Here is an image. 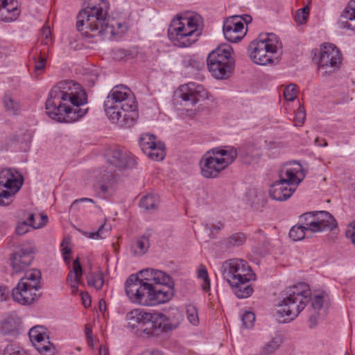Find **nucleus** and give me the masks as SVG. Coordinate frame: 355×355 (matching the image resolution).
<instances>
[{
	"label": "nucleus",
	"mask_w": 355,
	"mask_h": 355,
	"mask_svg": "<svg viewBox=\"0 0 355 355\" xmlns=\"http://www.w3.org/2000/svg\"><path fill=\"white\" fill-rule=\"evenodd\" d=\"M40 271L37 269H33L27 272L19 282H23L24 284H28L30 287L40 289Z\"/></svg>",
	"instance_id": "a878e982"
},
{
	"label": "nucleus",
	"mask_w": 355,
	"mask_h": 355,
	"mask_svg": "<svg viewBox=\"0 0 355 355\" xmlns=\"http://www.w3.org/2000/svg\"><path fill=\"white\" fill-rule=\"evenodd\" d=\"M173 282L163 271L147 268L128 277L125 291L135 304L153 306L168 302L173 296Z\"/></svg>",
	"instance_id": "f257e3e1"
},
{
	"label": "nucleus",
	"mask_w": 355,
	"mask_h": 355,
	"mask_svg": "<svg viewBox=\"0 0 355 355\" xmlns=\"http://www.w3.org/2000/svg\"><path fill=\"white\" fill-rule=\"evenodd\" d=\"M309 301L311 302V308L318 313L323 306L322 295H316L311 298L309 286L304 282L288 288L277 306L276 313L278 320L284 323L294 320Z\"/></svg>",
	"instance_id": "39448f33"
},
{
	"label": "nucleus",
	"mask_w": 355,
	"mask_h": 355,
	"mask_svg": "<svg viewBox=\"0 0 355 355\" xmlns=\"http://www.w3.org/2000/svg\"><path fill=\"white\" fill-rule=\"evenodd\" d=\"M28 225L35 229L40 228L44 226V223L36 224L35 223V215L33 214H31L28 218Z\"/></svg>",
	"instance_id": "6e6d98bb"
},
{
	"label": "nucleus",
	"mask_w": 355,
	"mask_h": 355,
	"mask_svg": "<svg viewBox=\"0 0 355 355\" xmlns=\"http://www.w3.org/2000/svg\"><path fill=\"white\" fill-rule=\"evenodd\" d=\"M125 318L130 329L141 336L144 334L150 337L176 329L182 322V316L178 311L167 316L160 312L135 309L128 312Z\"/></svg>",
	"instance_id": "7ed1b4c3"
},
{
	"label": "nucleus",
	"mask_w": 355,
	"mask_h": 355,
	"mask_svg": "<svg viewBox=\"0 0 355 355\" xmlns=\"http://www.w3.org/2000/svg\"><path fill=\"white\" fill-rule=\"evenodd\" d=\"M93 202V200L91 198H83L77 199L72 202V204L70 206V209L71 210H79L78 205L80 202Z\"/></svg>",
	"instance_id": "5fc2aeb1"
},
{
	"label": "nucleus",
	"mask_w": 355,
	"mask_h": 355,
	"mask_svg": "<svg viewBox=\"0 0 355 355\" xmlns=\"http://www.w3.org/2000/svg\"><path fill=\"white\" fill-rule=\"evenodd\" d=\"M297 86L294 84L288 85L284 92V98L288 101H293L297 97Z\"/></svg>",
	"instance_id": "79ce46f5"
},
{
	"label": "nucleus",
	"mask_w": 355,
	"mask_h": 355,
	"mask_svg": "<svg viewBox=\"0 0 355 355\" xmlns=\"http://www.w3.org/2000/svg\"><path fill=\"white\" fill-rule=\"evenodd\" d=\"M187 318L193 325L197 326L199 324V317L197 308L193 304H188L186 306Z\"/></svg>",
	"instance_id": "c9c22d12"
},
{
	"label": "nucleus",
	"mask_w": 355,
	"mask_h": 355,
	"mask_svg": "<svg viewBox=\"0 0 355 355\" xmlns=\"http://www.w3.org/2000/svg\"><path fill=\"white\" fill-rule=\"evenodd\" d=\"M35 248L31 245H22L15 250L11 257V266L14 272L25 270L34 259Z\"/></svg>",
	"instance_id": "f3484780"
},
{
	"label": "nucleus",
	"mask_w": 355,
	"mask_h": 355,
	"mask_svg": "<svg viewBox=\"0 0 355 355\" xmlns=\"http://www.w3.org/2000/svg\"><path fill=\"white\" fill-rule=\"evenodd\" d=\"M158 143L156 142V137L153 135L144 134L141 136L139 144L144 153L150 148H153Z\"/></svg>",
	"instance_id": "7c9ffc66"
},
{
	"label": "nucleus",
	"mask_w": 355,
	"mask_h": 355,
	"mask_svg": "<svg viewBox=\"0 0 355 355\" xmlns=\"http://www.w3.org/2000/svg\"><path fill=\"white\" fill-rule=\"evenodd\" d=\"M317 212L318 211L306 212L300 217L302 225L305 226L307 230L313 233L318 232L319 230L318 226Z\"/></svg>",
	"instance_id": "5701e85b"
},
{
	"label": "nucleus",
	"mask_w": 355,
	"mask_h": 355,
	"mask_svg": "<svg viewBox=\"0 0 355 355\" xmlns=\"http://www.w3.org/2000/svg\"><path fill=\"white\" fill-rule=\"evenodd\" d=\"M70 243V239L69 238H64L60 245L61 250L62 252V254L64 257V259L66 262L69 261V255L71 254V248L69 247Z\"/></svg>",
	"instance_id": "a18cd8bd"
},
{
	"label": "nucleus",
	"mask_w": 355,
	"mask_h": 355,
	"mask_svg": "<svg viewBox=\"0 0 355 355\" xmlns=\"http://www.w3.org/2000/svg\"><path fill=\"white\" fill-rule=\"evenodd\" d=\"M141 355H166V354L162 350L158 349H155L151 351L146 352L145 353H144Z\"/></svg>",
	"instance_id": "680f3d73"
},
{
	"label": "nucleus",
	"mask_w": 355,
	"mask_h": 355,
	"mask_svg": "<svg viewBox=\"0 0 355 355\" xmlns=\"http://www.w3.org/2000/svg\"><path fill=\"white\" fill-rule=\"evenodd\" d=\"M38 352L42 355H53L54 348L49 345H39L37 347Z\"/></svg>",
	"instance_id": "8fccbe9b"
},
{
	"label": "nucleus",
	"mask_w": 355,
	"mask_h": 355,
	"mask_svg": "<svg viewBox=\"0 0 355 355\" xmlns=\"http://www.w3.org/2000/svg\"><path fill=\"white\" fill-rule=\"evenodd\" d=\"M111 230L110 225L105 224L101 225L96 232H90L89 238L93 239H104L105 237V233H107Z\"/></svg>",
	"instance_id": "ea45409f"
},
{
	"label": "nucleus",
	"mask_w": 355,
	"mask_h": 355,
	"mask_svg": "<svg viewBox=\"0 0 355 355\" xmlns=\"http://www.w3.org/2000/svg\"><path fill=\"white\" fill-rule=\"evenodd\" d=\"M34 58V62H35V70H42L44 68L46 59L45 57L40 56L38 58H36L35 56Z\"/></svg>",
	"instance_id": "3c124183"
},
{
	"label": "nucleus",
	"mask_w": 355,
	"mask_h": 355,
	"mask_svg": "<svg viewBox=\"0 0 355 355\" xmlns=\"http://www.w3.org/2000/svg\"><path fill=\"white\" fill-rule=\"evenodd\" d=\"M87 284L96 289H101L104 284V279L101 273H91L87 277Z\"/></svg>",
	"instance_id": "f704fd0d"
},
{
	"label": "nucleus",
	"mask_w": 355,
	"mask_h": 355,
	"mask_svg": "<svg viewBox=\"0 0 355 355\" xmlns=\"http://www.w3.org/2000/svg\"><path fill=\"white\" fill-rule=\"evenodd\" d=\"M3 103L6 110L11 114L17 115L21 111L20 102L11 94H6L4 95Z\"/></svg>",
	"instance_id": "b1692460"
},
{
	"label": "nucleus",
	"mask_w": 355,
	"mask_h": 355,
	"mask_svg": "<svg viewBox=\"0 0 355 355\" xmlns=\"http://www.w3.org/2000/svg\"><path fill=\"white\" fill-rule=\"evenodd\" d=\"M9 291L7 288L0 286V302L6 300Z\"/></svg>",
	"instance_id": "13d9d810"
},
{
	"label": "nucleus",
	"mask_w": 355,
	"mask_h": 355,
	"mask_svg": "<svg viewBox=\"0 0 355 355\" xmlns=\"http://www.w3.org/2000/svg\"><path fill=\"white\" fill-rule=\"evenodd\" d=\"M106 177L107 182H105V179H103L102 180L103 182L100 184V188L103 193L109 191L110 188L112 186L114 180V175L109 172L107 173Z\"/></svg>",
	"instance_id": "49530a36"
},
{
	"label": "nucleus",
	"mask_w": 355,
	"mask_h": 355,
	"mask_svg": "<svg viewBox=\"0 0 355 355\" xmlns=\"http://www.w3.org/2000/svg\"><path fill=\"white\" fill-rule=\"evenodd\" d=\"M317 220L319 229L318 232L327 230H332L337 226L336 221L334 216L326 211H318Z\"/></svg>",
	"instance_id": "4be33fe9"
},
{
	"label": "nucleus",
	"mask_w": 355,
	"mask_h": 355,
	"mask_svg": "<svg viewBox=\"0 0 355 355\" xmlns=\"http://www.w3.org/2000/svg\"><path fill=\"white\" fill-rule=\"evenodd\" d=\"M223 227V223L221 221L217 222L216 224H206L205 228L206 230L210 231L211 234H214V230H216V232L220 231Z\"/></svg>",
	"instance_id": "864d4df0"
},
{
	"label": "nucleus",
	"mask_w": 355,
	"mask_h": 355,
	"mask_svg": "<svg viewBox=\"0 0 355 355\" xmlns=\"http://www.w3.org/2000/svg\"><path fill=\"white\" fill-rule=\"evenodd\" d=\"M104 109L108 119L123 128L132 127L139 116L135 95L123 85H116L110 90Z\"/></svg>",
	"instance_id": "20e7f679"
},
{
	"label": "nucleus",
	"mask_w": 355,
	"mask_h": 355,
	"mask_svg": "<svg viewBox=\"0 0 355 355\" xmlns=\"http://www.w3.org/2000/svg\"><path fill=\"white\" fill-rule=\"evenodd\" d=\"M233 17H239V20L241 21H243L246 24L250 23L252 20V18L249 15H234Z\"/></svg>",
	"instance_id": "052dcab7"
},
{
	"label": "nucleus",
	"mask_w": 355,
	"mask_h": 355,
	"mask_svg": "<svg viewBox=\"0 0 355 355\" xmlns=\"http://www.w3.org/2000/svg\"><path fill=\"white\" fill-rule=\"evenodd\" d=\"M71 288V291L73 295H76L78 291L79 284H69Z\"/></svg>",
	"instance_id": "338daca9"
},
{
	"label": "nucleus",
	"mask_w": 355,
	"mask_h": 355,
	"mask_svg": "<svg viewBox=\"0 0 355 355\" xmlns=\"http://www.w3.org/2000/svg\"><path fill=\"white\" fill-rule=\"evenodd\" d=\"M39 289L30 287L28 284L19 282L12 289V296L14 301L22 305L31 304L35 301L39 295L37 292Z\"/></svg>",
	"instance_id": "6ab92c4d"
},
{
	"label": "nucleus",
	"mask_w": 355,
	"mask_h": 355,
	"mask_svg": "<svg viewBox=\"0 0 355 355\" xmlns=\"http://www.w3.org/2000/svg\"><path fill=\"white\" fill-rule=\"evenodd\" d=\"M149 246L150 243L148 237L143 236L136 240L132 245L131 249L134 254L143 255L148 251Z\"/></svg>",
	"instance_id": "c85d7f7f"
},
{
	"label": "nucleus",
	"mask_w": 355,
	"mask_h": 355,
	"mask_svg": "<svg viewBox=\"0 0 355 355\" xmlns=\"http://www.w3.org/2000/svg\"><path fill=\"white\" fill-rule=\"evenodd\" d=\"M159 199L157 195L148 194L143 196L140 200V207L148 211H153L157 209Z\"/></svg>",
	"instance_id": "cd10ccee"
},
{
	"label": "nucleus",
	"mask_w": 355,
	"mask_h": 355,
	"mask_svg": "<svg viewBox=\"0 0 355 355\" xmlns=\"http://www.w3.org/2000/svg\"><path fill=\"white\" fill-rule=\"evenodd\" d=\"M103 29V31L101 33V35L118 39L126 32L128 27L125 23L118 21L113 18H109Z\"/></svg>",
	"instance_id": "aec40b11"
},
{
	"label": "nucleus",
	"mask_w": 355,
	"mask_h": 355,
	"mask_svg": "<svg viewBox=\"0 0 355 355\" xmlns=\"http://www.w3.org/2000/svg\"><path fill=\"white\" fill-rule=\"evenodd\" d=\"M279 176V180L271 185L269 194L275 200L285 201L292 196L305 175L302 165L293 162L284 164Z\"/></svg>",
	"instance_id": "1a4fd4ad"
},
{
	"label": "nucleus",
	"mask_w": 355,
	"mask_h": 355,
	"mask_svg": "<svg viewBox=\"0 0 355 355\" xmlns=\"http://www.w3.org/2000/svg\"><path fill=\"white\" fill-rule=\"evenodd\" d=\"M3 355H28V353L19 346L10 344L4 349Z\"/></svg>",
	"instance_id": "58836bf2"
},
{
	"label": "nucleus",
	"mask_w": 355,
	"mask_h": 355,
	"mask_svg": "<svg viewBox=\"0 0 355 355\" xmlns=\"http://www.w3.org/2000/svg\"><path fill=\"white\" fill-rule=\"evenodd\" d=\"M197 277L202 282L201 284L202 290L205 292L209 291L210 289V279L207 270L203 264H200L198 267Z\"/></svg>",
	"instance_id": "2f4dec72"
},
{
	"label": "nucleus",
	"mask_w": 355,
	"mask_h": 355,
	"mask_svg": "<svg viewBox=\"0 0 355 355\" xmlns=\"http://www.w3.org/2000/svg\"><path fill=\"white\" fill-rule=\"evenodd\" d=\"M109 3L105 0H100L94 4H89L82 10L77 16L76 28L87 37H93L103 31L109 17L107 12Z\"/></svg>",
	"instance_id": "6e6552de"
},
{
	"label": "nucleus",
	"mask_w": 355,
	"mask_h": 355,
	"mask_svg": "<svg viewBox=\"0 0 355 355\" xmlns=\"http://www.w3.org/2000/svg\"><path fill=\"white\" fill-rule=\"evenodd\" d=\"M232 53V46L223 44L209 54L207 67L212 76L217 79H226L232 73L234 61Z\"/></svg>",
	"instance_id": "f8f14e48"
},
{
	"label": "nucleus",
	"mask_w": 355,
	"mask_h": 355,
	"mask_svg": "<svg viewBox=\"0 0 355 355\" xmlns=\"http://www.w3.org/2000/svg\"><path fill=\"white\" fill-rule=\"evenodd\" d=\"M307 229L302 224L300 225H294L289 232V236L295 241H300L305 237Z\"/></svg>",
	"instance_id": "72a5a7b5"
},
{
	"label": "nucleus",
	"mask_w": 355,
	"mask_h": 355,
	"mask_svg": "<svg viewBox=\"0 0 355 355\" xmlns=\"http://www.w3.org/2000/svg\"><path fill=\"white\" fill-rule=\"evenodd\" d=\"M309 8L308 6H305L298 10L295 15V19L297 23L300 24H304L308 18Z\"/></svg>",
	"instance_id": "a19ab883"
},
{
	"label": "nucleus",
	"mask_w": 355,
	"mask_h": 355,
	"mask_svg": "<svg viewBox=\"0 0 355 355\" xmlns=\"http://www.w3.org/2000/svg\"><path fill=\"white\" fill-rule=\"evenodd\" d=\"M246 240L243 233L238 232L230 236L227 240V245L229 247H236L243 245Z\"/></svg>",
	"instance_id": "e433bc0d"
},
{
	"label": "nucleus",
	"mask_w": 355,
	"mask_h": 355,
	"mask_svg": "<svg viewBox=\"0 0 355 355\" xmlns=\"http://www.w3.org/2000/svg\"><path fill=\"white\" fill-rule=\"evenodd\" d=\"M17 173L12 168H4L0 171V206H8L23 184Z\"/></svg>",
	"instance_id": "ddd939ff"
},
{
	"label": "nucleus",
	"mask_w": 355,
	"mask_h": 355,
	"mask_svg": "<svg viewBox=\"0 0 355 355\" xmlns=\"http://www.w3.org/2000/svg\"><path fill=\"white\" fill-rule=\"evenodd\" d=\"M346 235L348 238L351 239L352 242L355 245V222L354 225L347 230Z\"/></svg>",
	"instance_id": "4d7b16f0"
},
{
	"label": "nucleus",
	"mask_w": 355,
	"mask_h": 355,
	"mask_svg": "<svg viewBox=\"0 0 355 355\" xmlns=\"http://www.w3.org/2000/svg\"><path fill=\"white\" fill-rule=\"evenodd\" d=\"M178 93V96L187 105H194L207 98V92L203 86L192 82L180 85Z\"/></svg>",
	"instance_id": "2eb2a0df"
},
{
	"label": "nucleus",
	"mask_w": 355,
	"mask_h": 355,
	"mask_svg": "<svg viewBox=\"0 0 355 355\" xmlns=\"http://www.w3.org/2000/svg\"><path fill=\"white\" fill-rule=\"evenodd\" d=\"M144 154L152 160L161 161L165 157L164 145L163 143L158 142L157 145L147 150Z\"/></svg>",
	"instance_id": "c756f323"
},
{
	"label": "nucleus",
	"mask_w": 355,
	"mask_h": 355,
	"mask_svg": "<svg viewBox=\"0 0 355 355\" xmlns=\"http://www.w3.org/2000/svg\"><path fill=\"white\" fill-rule=\"evenodd\" d=\"M51 30L48 26H44L41 31L40 36L42 37V43L48 45L51 41Z\"/></svg>",
	"instance_id": "09e8293b"
},
{
	"label": "nucleus",
	"mask_w": 355,
	"mask_h": 355,
	"mask_svg": "<svg viewBox=\"0 0 355 355\" xmlns=\"http://www.w3.org/2000/svg\"><path fill=\"white\" fill-rule=\"evenodd\" d=\"M315 144L319 146H327V142L324 139H320V138L315 139Z\"/></svg>",
	"instance_id": "0e129e2a"
},
{
	"label": "nucleus",
	"mask_w": 355,
	"mask_h": 355,
	"mask_svg": "<svg viewBox=\"0 0 355 355\" xmlns=\"http://www.w3.org/2000/svg\"><path fill=\"white\" fill-rule=\"evenodd\" d=\"M280 43L273 33L261 34L257 40L250 43L248 53L250 59L257 64L266 65L277 62L275 58Z\"/></svg>",
	"instance_id": "9b49d317"
},
{
	"label": "nucleus",
	"mask_w": 355,
	"mask_h": 355,
	"mask_svg": "<svg viewBox=\"0 0 355 355\" xmlns=\"http://www.w3.org/2000/svg\"><path fill=\"white\" fill-rule=\"evenodd\" d=\"M223 34L227 40L231 42L240 41L245 34L244 25L239 17H231L224 21Z\"/></svg>",
	"instance_id": "a211bd4d"
},
{
	"label": "nucleus",
	"mask_w": 355,
	"mask_h": 355,
	"mask_svg": "<svg viewBox=\"0 0 355 355\" xmlns=\"http://www.w3.org/2000/svg\"><path fill=\"white\" fill-rule=\"evenodd\" d=\"M83 275V269L78 258H76L73 262V268L69 271L67 282L68 284H80V278Z\"/></svg>",
	"instance_id": "393cba45"
},
{
	"label": "nucleus",
	"mask_w": 355,
	"mask_h": 355,
	"mask_svg": "<svg viewBox=\"0 0 355 355\" xmlns=\"http://www.w3.org/2000/svg\"><path fill=\"white\" fill-rule=\"evenodd\" d=\"M341 17L351 21V22H346L345 27L355 31V0L349 1Z\"/></svg>",
	"instance_id": "bb28decb"
},
{
	"label": "nucleus",
	"mask_w": 355,
	"mask_h": 355,
	"mask_svg": "<svg viewBox=\"0 0 355 355\" xmlns=\"http://www.w3.org/2000/svg\"><path fill=\"white\" fill-rule=\"evenodd\" d=\"M107 163L118 168H132L135 165V159L130 152L121 148L114 147L105 153Z\"/></svg>",
	"instance_id": "dca6fc26"
},
{
	"label": "nucleus",
	"mask_w": 355,
	"mask_h": 355,
	"mask_svg": "<svg viewBox=\"0 0 355 355\" xmlns=\"http://www.w3.org/2000/svg\"><path fill=\"white\" fill-rule=\"evenodd\" d=\"M306 118L305 110L304 107L300 106L299 109L295 114V116L294 118L295 125L300 126L303 124Z\"/></svg>",
	"instance_id": "de8ad7c7"
},
{
	"label": "nucleus",
	"mask_w": 355,
	"mask_h": 355,
	"mask_svg": "<svg viewBox=\"0 0 355 355\" xmlns=\"http://www.w3.org/2000/svg\"><path fill=\"white\" fill-rule=\"evenodd\" d=\"M87 96L81 85L73 80L59 82L50 91L46 101V114L60 122L71 123L84 116Z\"/></svg>",
	"instance_id": "f03ea898"
},
{
	"label": "nucleus",
	"mask_w": 355,
	"mask_h": 355,
	"mask_svg": "<svg viewBox=\"0 0 355 355\" xmlns=\"http://www.w3.org/2000/svg\"><path fill=\"white\" fill-rule=\"evenodd\" d=\"M315 313L314 312V313L312 314L309 317V327H310V328H313V327H315V325L317 324L318 320H317V317L315 315Z\"/></svg>",
	"instance_id": "e2e57ef3"
},
{
	"label": "nucleus",
	"mask_w": 355,
	"mask_h": 355,
	"mask_svg": "<svg viewBox=\"0 0 355 355\" xmlns=\"http://www.w3.org/2000/svg\"><path fill=\"white\" fill-rule=\"evenodd\" d=\"M237 156L235 148H214L207 152L200 161V173L205 178H216L231 164Z\"/></svg>",
	"instance_id": "9d476101"
},
{
	"label": "nucleus",
	"mask_w": 355,
	"mask_h": 355,
	"mask_svg": "<svg viewBox=\"0 0 355 355\" xmlns=\"http://www.w3.org/2000/svg\"><path fill=\"white\" fill-rule=\"evenodd\" d=\"M15 322L11 319L5 320L0 324V331L3 335H8L15 331Z\"/></svg>",
	"instance_id": "4c0bfd02"
},
{
	"label": "nucleus",
	"mask_w": 355,
	"mask_h": 355,
	"mask_svg": "<svg viewBox=\"0 0 355 355\" xmlns=\"http://www.w3.org/2000/svg\"><path fill=\"white\" fill-rule=\"evenodd\" d=\"M341 64L339 49L333 44H324L321 47L318 69L323 73H331L338 69Z\"/></svg>",
	"instance_id": "4468645a"
},
{
	"label": "nucleus",
	"mask_w": 355,
	"mask_h": 355,
	"mask_svg": "<svg viewBox=\"0 0 355 355\" xmlns=\"http://www.w3.org/2000/svg\"><path fill=\"white\" fill-rule=\"evenodd\" d=\"M19 15L15 0H0V21H12Z\"/></svg>",
	"instance_id": "412c9836"
},
{
	"label": "nucleus",
	"mask_w": 355,
	"mask_h": 355,
	"mask_svg": "<svg viewBox=\"0 0 355 355\" xmlns=\"http://www.w3.org/2000/svg\"><path fill=\"white\" fill-rule=\"evenodd\" d=\"M220 271L238 298H247L252 294L253 288L248 283L254 281L256 275L247 261L239 259L227 260L222 263Z\"/></svg>",
	"instance_id": "423d86ee"
},
{
	"label": "nucleus",
	"mask_w": 355,
	"mask_h": 355,
	"mask_svg": "<svg viewBox=\"0 0 355 355\" xmlns=\"http://www.w3.org/2000/svg\"><path fill=\"white\" fill-rule=\"evenodd\" d=\"M202 26V17L196 12L177 17L168 27V38L176 46L189 47L198 41Z\"/></svg>",
	"instance_id": "0eeeda50"
},
{
	"label": "nucleus",
	"mask_w": 355,
	"mask_h": 355,
	"mask_svg": "<svg viewBox=\"0 0 355 355\" xmlns=\"http://www.w3.org/2000/svg\"><path fill=\"white\" fill-rule=\"evenodd\" d=\"M28 225L26 221L19 223L16 227V233L18 235H23L28 232Z\"/></svg>",
	"instance_id": "603ef678"
},
{
	"label": "nucleus",
	"mask_w": 355,
	"mask_h": 355,
	"mask_svg": "<svg viewBox=\"0 0 355 355\" xmlns=\"http://www.w3.org/2000/svg\"><path fill=\"white\" fill-rule=\"evenodd\" d=\"M39 327H34L31 328L29 331V337L32 342H37L40 343L44 338V334L40 331Z\"/></svg>",
	"instance_id": "c03bdc74"
},
{
	"label": "nucleus",
	"mask_w": 355,
	"mask_h": 355,
	"mask_svg": "<svg viewBox=\"0 0 355 355\" xmlns=\"http://www.w3.org/2000/svg\"><path fill=\"white\" fill-rule=\"evenodd\" d=\"M99 310L101 312H105L106 310L105 302L103 300H101L98 303Z\"/></svg>",
	"instance_id": "69168bd1"
},
{
	"label": "nucleus",
	"mask_w": 355,
	"mask_h": 355,
	"mask_svg": "<svg viewBox=\"0 0 355 355\" xmlns=\"http://www.w3.org/2000/svg\"><path fill=\"white\" fill-rule=\"evenodd\" d=\"M282 339L280 336L273 337L270 341L266 343L262 348V354L264 355H270L275 352L280 346Z\"/></svg>",
	"instance_id": "473e14b6"
},
{
	"label": "nucleus",
	"mask_w": 355,
	"mask_h": 355,
	"mask_svg": "<svg viewBox=\"0 0 355 355\" xmlns=\"http://www.w3.org/2000/svg\"><path fill=\"white\" fill-rule=\"evenodd\" d=\"M241 320L243 325L246 329L251 328L253 327L255 321V315L251 311H246L243 314Z\"/></svg>",
	"instance_id": "37998d69"
},
{
	"label": "nucleus",
	"mask_w": 355,
	"mask_h": 355,
	"mask_svg": "<svg viewBox=\"0 0 355 355\" xmlns=\"http://www.w3.org/2000/svg\"><path fill=\"white\" fill-rule=\"evenodd\" d=\"M92 333V329L90 328L87 327L85 329V334L88 338H89L91 337Z\"/></svg>",
	"instance_id": "774afa93"
},
{
	"label": "nucleus",
	"mask_w": 355,
	"mask_h": 355,
	"mask_svg": "<svg viewBox=\"0 0 355 355\" xmlns=\"http://www.w3.org/2000/svg\"><path fill=\"white\" fill-rule=\"evenodd\" d=\"M81 298L83 300V304L85 306H89L91 304L90 297L87 293H81Z\"/></svg>",
	"instance_id": "bf43d9fd"
}]
</instances>
